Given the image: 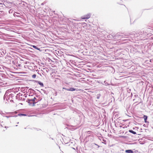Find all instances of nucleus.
Masks as SVG:
<instances>
[{
    "instance_id": "obj_10",
    "label": "nucleus",
    "mask_w": 153,
    "mask_h": 153,
    "mask_svg": "<svg viewBox=\"0 0 153 153\" xmlns=\"http://www.w3.org/2000/svg\"><path fill=\"white\" fill-rule=\"evenodd\" d=\"M62 89H65V90H67V89H67V88H64V87H63L62 88Z\"/></svg>"
},
{
    "instance_id": "obj_2",
    "label": "nucleus",
    "mask_w": 153,
    "mask_h": 153,
    "mask_svg": "<svg viewBox=\"0 0 153 153\" xmlns=\"http://www.w3.org/2000/svg\"><path fill=\"white\" fill-rule=\"evenodd\" d=\"M76 90V89L74 88H71L69 89H67V91H75Z\"/></svg>"
},
{
    "instance_id": "obj_4",
    "label": "nucleus",
    "mask_w": 153,
    "mask_h": 153,
    "mask_svg": "<svg viewBox=\"0 0 153 153\" xmlns=\"http://www.w3.org/2000/svg\"><path fill=\"white\" fill-rule=\"evenodd\" d=\"M129 132L132 133L134 134H136V132L135 131H134L132 130H129Z\"/></svg>"
},
{
    "instance_id": "obj_11",
    "label": "nucleus",
    "mask_w": 153,
    "mask_h": 153,
    "mask_svg": "<svg viewBox=\"0 0 153 153\" xmlns=\"http://www.w3.org/2000/svg\"><path fill=\"white\" fill-rule=\"evenodd\" d=\"M19 123V122H18L17 123V124H18Z\"/></svg>"
},
{
    "instance_id": "obj_5",
    "label": "nucleus",
    "mask_w": 153,
    "mask_h": 153,
    "mask_svg": "<svg viewBox=\"0 0 153 153\" xmlns=\"http://www.w3.org/2000/svg\"><path fill=\"white\" fill-rule=\"evenodd\" d=\"M32 46L35 49H36L37 50H39V48H38L36 46H35V45H32Z\"/></svg>"
},
{
    "instance_id": "obj_6",
    "label": "nucleus",
    "mask_w": 153,
    "mask_h": 153,
    "mask_svg": "<svg viewBox=\"0 0 153 153\" xmlns=\"http://www.w3.org/2000/svg\"><path fill=\"white\" fill-rule=\"evenodd\" d=\"M38 83L41 86H43V83H42V82H39Z\"/></svg>"
},
{
    "instance_id": "obj_12",
    "label": "nucleus",
    "mask_w": 153,
    "mask_h": 153,
    "mask_svg": "<svg viewBox=\"0 0 153 153\" xmlns=\"http://www.w3.org/2000/svg\"><path fill=\"white\" fill-rule=\"evenodd\" d=\"M16 126H17V125H16Z\"/></svg>"
},
{
    "instance_id": "obj_7",
    "label": "nucleus",
    "mask_w": 153,
    "mask_h": 153,
    "mask_svg": "<svg viewBox=\"0 0 153 153\" xmlns=\"http://www.w3.org/2000/svg\"><path fill=\"white\" fill-rule=\"evenodd\" d=\"M144 118L145 121H146L147 119V116H146L144 115Z\"/></svg>"
},
{
    "instance_id": "obj_1",
    "label": "nucleus",
    "mask_w": 153,
    "mask_h": 153,
    "mask_svg": "<svg viewBox=\"0 0 153 153\" xmlns=\"http://www.w3.org/2000/svg\"><path fill=\"white\" fill-rule=\"evenodd\" d=\"M90 14H88L86 15H85L84 17H82V19H88L90 17Z\"/></svg>"
},
{
    "instance_id": "obj_3",
    "label": "nucleus",
    "mask_w": 153,
    "mask_h": 153,
    "mask_svg": "<svg viewBox=\"0 0 153 153\" xmlns=\"http://www.w3.org/2000/svg\"><path fill=\"white\" fill-rule=\"evenodd\" d=\"M126 152L127 153H133V152L131 150H128L126 151Z\"/></svg>"
},
{
    "instance_id": "obj_9",
    "label": "nucleus",
    "mask_w": 153,
    "mask_h": 153,
    "mask_svg": "<svg viewBox=\"0 0 153 153\" xmlns=\"http://www.w3.org/2000/svg\"><path fill=\"white\" fill-rule=\"evenodd\" d=\"M32 78H35L36 77V74H33L32 76Z\"/></svg>"
},
{
    "instance_id": "obj_8",
    "label": "nucleus",
    "mask_w": 153,
    "mask_h": 153,
    "mask_svg": "<svg viewBox=\"0 0 153 153\" xmlns=\"http://www.w3.org/2000/svg\"><path fill=\"white\" fill-rule=\"evenodd\" d=\"M19 116H26V115L25 114H19Z\"/></svg>"
}]
</instances>
